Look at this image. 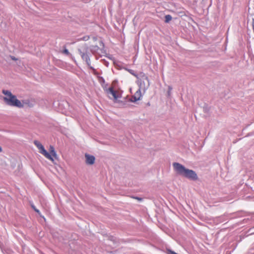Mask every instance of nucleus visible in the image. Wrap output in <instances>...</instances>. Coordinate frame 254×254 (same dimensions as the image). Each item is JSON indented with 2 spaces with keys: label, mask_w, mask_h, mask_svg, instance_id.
Returning <instances> with one entry per match:
<instances>
[{
  "label": "nucleus",
  "mask_w": 254,
  "mask_h": 254,
  "mask_svg": "<svg viewBox=\"0 0 254 254\" xmlns=\"http://www.w3.org/2000/svg\"><path fill=\"white\" fill-rule=\"evenodd\" d=\"M173 167L178 175L192 181L197 179V175L194 171L186 168L181 164L174 162L173 163Z\"/></svg>",
  "instance_id": "nucleus-1"
},
{
  "label": "nucleus",
  "mask_w": 254,
  "mask_h": 254,
  "mask_svg": "<svg viewBox=\"0 0 254 254\" xmlns=\"http://www.w3.org/2000/svg\"><path fill=\"white\" fill-rule=\"evenodd\" d=\"M2 93L5 95L3 100L7 105L18 108L23 107V105L20 101L18 100L16 97L13 95L10 91L3 90Z\"/></svg>",
  "instance_id": "nucleus-2"
},
{
  "label": "nucleus",
  "mask_w": 254,
  "mask_h": 254,
  "mask_svg": "<svg viewBox=\"0 0 254 254\" xmlns=\"http://www.w3.org/2000/svg\"><path fill=\"white\" fill-rule=\"evenodd\" d=\"M88 49V46L86 44H84L81 48H78V52L82 59L86 62L88 67L94 70V68L91 66L90 59L87 54Z\"/></svg>",
  "instance_id": "nucleus-3"
},
{
  "label": "nucleus",
  "mask_w": 254,
  "mask_h": 254,
  "mask_svg": "<svg viewBox=\"0 0 254 254\" xmlns=\"http://www.w3.org/2000/svg\"><path fill=\"white\" fill-rule=\"evenodd\" d=\"M137 84L139 86V89L143 90L144 92L148 88L150 83L148 77L144 75L141 78L137 80Z\"/></svg>",
  "instance_id": "nucleus-4"
},
{
  "label": "nucleus",
  "mask_w": 254,
  "mask_h": 254,
  "mask_svg": "<svg viewBox=\"0 0 254 254\" xmlns=\"http://www.w3.org/2000/svg\"><path fill=\"white\" fill-rule=\"evenodd\" d=\"M106 92L108 94L112 95L115 101L116 102L117 101L118 99L121 97L120 94L117 91L114 90L113 87H111L107 89Z\"/></svg>",
  "instance_id": "nucleus-5"
},
{
  "label": "nucleus",
  "mask_w": 254,
  "mask_h": 254,
  "mask_svg": "<svg viewBox=\"0 0 254 254\" xmlns=\"http://www.w3.org/2000/svg\"><path fill=\"white\" fill-rule=\"evenodd\" d=\"M85 162L88 165H92L95 162V158L94 156L89 155L88 154H85Z\"/></svg>",
  "instance_id": "nucleus-6"
},
{
  "label": "nucleus",
  "mask_w": 254,
  "mask_h": 254,
  "mask_svg": "<svg viewBox=\"0 0 254 254\" xmlns=\"http://www.w3.org/2000/svg\"><path fill=\"white\" fill-rule=\"evenodd\" d=\"M141 96V90L138 89L132 97L131 101L133 102H135L140 100Z\"/></svg>",
  "instance_id": "nucleus-7"
},
{
  "label": "nucleus",
  "mask_w": 254,
  "mask_h": 254,
  "mask_svg": "<svg viewBox=\"0 0 254 254\" xmlns=\"http://www.w3.org/2000/svg\"><path fill=\"white\" fill-rule=\"evenodd\" d=\"M40 153L44 155L46 158L49 159L50 160L53 162L54 161V159L52 155L50 153H48L45 149L43 150V151Z\"/></svg>",
  "instance_id": "nucleus-8"
},
{
  "label": "nucleus",
  "mask_w": 254,
  "mask_h": 254,
  "mask_svg": "<svg viewBox=\"0 0 254 254\" xmlns=\"http://www.w3.org/2000/svg\"><path fill=\"white\" fill-rule=\"evenodd\" d=\"M34 144L36 146V147L38 148L39 150V152L41 153L45 149L43 145L38 140H35L34 141Z\"/></svg>",
  "instance_id": "nucleus-9"
},
{
  "label": "nucleus",
  "mask_w": 254,
  "mask_h": 254,
  "mask_svg": "<svg viewBox=\"0 0 254 254\" xmlns=\"http://www.w3.org/2000/svg\"><path fill=\"white\" fill-rule=\"evenodd\" d=\"M91 52L93 54L98 53V51L100 50V48L97 45L91 46L90 47Z\"/></svg>",
  "instance_id": "nucleus-10"
},
{
  "label": "nucleus",
  "mask_w": 254,
  "mask_h": 254,
  "mask_svg": "<svg viewBox=\"0 0 254 254\" xmlns=\"http://www.w3.org/2000/svg\"><path fill=\"white\" fill-rule=\"evenodd\" d=\"M50 153L52 155L53 157H57V153H56V151H55V149L53 146H50Z\"/></svg>",
  "instance_id": "nucleus-11"
},
{
  "label": "nucleus",
  "mask_w": 254,
  "mask_h": 254,
  "mask_svg": "<svg viewBox=\"0 0 254 254\" xmlns=\"http://www.w3.org/2000/svg\"><path fill=\"white\" fill-rule=\"evenodd\" d=\"M172 19V17L171 15H166L165 16V22L166 23H169Z\"/></svg>",
  "instance_id": "nucleus-12"
},
{
  "label": "nucleus",
  "mask_w": 254,
  "mask_h": 254,
  "mask_svg": "<svg viewBox=\"0 0 254 254\" xmlns=\"http://www.w3.org/2000/svg\"><path fill=\"white\" fill-rule=\"evenodd\" d=\"M63 53L66 54V55H69L70 54L68 50L67 49H64L63 51Z\"/></svg>",
  "instance_id": "nucleus-13"
},
{
  "label": "nucleus",
  "mask_w": 254,
  "mask_h": 254,
  "mask_svg": "<svg viewBox=\"0 0 254 254\" xmlns=\"http://www.w3.org/2000/svg\"><path fill=\"white\" fill-rule=\"evenodd\" d=\"M89 39V37L88 36H84V37H82V38H81V39H82L83 41H87Z\"/></svg>",
  "instance_id": "nucleus-14"
},
{
  "label": "nucleus",
  "mask_w": 254,
  "mask_h": 254,
  "mask_svg": "<svg viewBox=\"0 0 254 254\" xmlns=\"http://www.w3.org/2000/svg\"><path fill=\"white\" fill-rule=\"evenodd\" d=\"M34 210H35V211H36L37 213H38L39 214H40V212L39 211V210H38V209H37L36 208H35V209H34Z\"/></svg>",
  "instance_id": "nucleus-15"
},
{
  "label": "nucleus",
  "mask_w": 254,
  "mask_h": 254,
  "mask_svg": "<svg viewBox=\"0 0 254 254\" xmlns=\"http://www.w3.org/2000/svg\"><path fill=\"white\" fill-rule=\"evenodd\" d=\"M34 210H35V211H36L37 213H38L39 214H40V212L39 211V210H38V209H37L36 208H35V209H34Z\"/></svg>",
  "instance_id": "nucleus-16"
},
{
  "label": "nucleus",
  "mask_w": 254,
  "mask_h": 254,
  "mask_svg": "<svg viewBox=\"0 0 254 254\" xmlns=\"http://www.w3.org/2000/svg\"><path fill=\"white\" fill-rule=\"evenodd\" d=\"M252 25H253V28L254 32V19H253Z\"/></svg>",
  "instance_id": "nucleus-17"
},
{
  "label": "nucleus",
  "mask_w": 254,
  "mask_h": 254,
  "mask_svg": "<svg viewBox=\"0 0 254 254\" xmlns=\"http://www.w3.org/2000/svg\"><path fill=\"white\" fill-rule=\"evenodd\" d=\"M31 206L32 208L33 209H35V208H36V207H35V206H34V204H32L31 205Z\"/></svg>",
  "instance_id": "nucleus-18"
},
{
  "label": "nucleus",
  "mask_w": 254,
  "mask_h": 254,
  "mask_svg": "<svg viewBox=\"0 0 254 254\" xmlns=\"http://www.w3.org/2000/svg\"><path fill=\"white\" fill-rule=\"evenodd\" d=\"M169 91H168V94L169 95L170 94V91L172 89V88L170 87H169Z\"/></svg>",
  "instance_id": "nucleus-19"
},
{
  "label": "nucleus",
  "mask_w": 254,
  "mask_h": 254,
  "mask_svg": "<svg viewBox=\"0 0 254 254\" xmlns=\"http://www.w3.org/2000/svg\"><path fill=\"white\" fill-rule=\"evenodd\" d=\"M105 64L106 65V66H108V63L107 62H105Z\"/></svg>",
  "instance_id": "nucleus-20"
},
{
  "label": "nucleus",
  "mask_w": 254,
  "mask_h": 254,
  "mask_svg": "<svg viewBox=\"0 0 254 254\" xmlns=\"http://www.w3.org/2000/svg\"><path fill=\"white\" fill-rule=\"evenodd\" d=\"M2 151V148L0 146V152H1Z\"/></svg>",
  "instance_id": "nucleus-21"
},
{
  "label": "nucleus",
  "mask_w": 254,
  "mask_h": 254,
  "mask_svg": "<svg viewBox=\"0 0 254 254\" xmlns=\"http://www.w3.org/2000/svg\"><path fill=\"white\" fill-rule=\"evenodd\" d=\"M2 151V148L0 146V152H1Z\"/></svg>",
  "instance_id": "nucleus-22"
},
{
  "label": "nucleus",
  "mask_w": 254,
  "mask_h": 254,
  "mask_svg": "<svg viewBox=\"0 0 254 254\" xmlns=\"http://www.w3.org/2000/svg\"><path fill=\"white\" fill-rule=\"evenodd\" d=\"M93 39L94 40H96V38L95 37H93Z\"/></svg>",
  "instance_id": "nucleus-23"
},
{
  "label": "nucleus",
  "mask_w": 254,
  "mask_h": 254,
  "mask_svg": "<svg viewBox=\"0 0 254 254\" xmlns=\"http://www.w3.org/2000/svg\"><path fill=\"white\" fill-rule=\"evenodd\" d=\"M12 59L13 60H16V59L15 58H12Z\"/></svg>",
  "instance_id": "nucleus-24"
},
{
  "label": "nucleus",
  "mask_w": 254,
  "mask_h": 254,
  "mask_svg": "<svg viewBox=\"0 0 254 254\" xmlns=\"http://www.w3.org/2000/svg\"><path fill=\"white\" fill-rule=\"evenodd\" d=\"M136 198L138 199H139V200L141 199L140 198H138V197H137Z\"/></svg>",
  "instance_id": "nucleus-25"
}]
</instances>
